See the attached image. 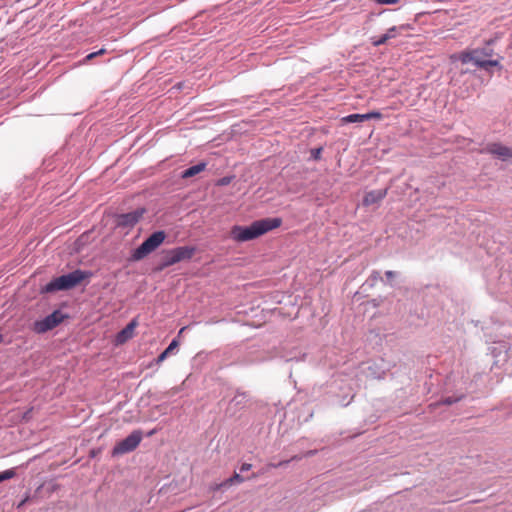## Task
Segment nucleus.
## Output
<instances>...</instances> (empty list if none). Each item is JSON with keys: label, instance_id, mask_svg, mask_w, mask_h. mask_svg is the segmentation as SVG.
<instances>
[{"label": "nucleus", "instance_id": "2eb2a0df", "mask_svg": "<svg viewBox=\"0 0 512 512\" xmlns=\"http://www.w3.org/2000/svg\"><path fill=\"white\" fill-rule=\"evenodd\" d=\"M141 439L142 436L139 431H134L130 434V451L134 450L139 445Z\"/></svg>", "mask_w": 512, "mask_h": 512}, {"label": "nucleus", "instance_id": "4468645a", "mask_svg": "<svg viewBox=\"0 0 512 512\" xmlns=\"http://www.w3.org/2000/svg\"><path fill=\"white\" fill-rule=\"evenodd\" d=\"M243 481L244 478L240 474L234 472V474L230 478L226 479L220 486H231L235 483H242Z\"/></svg>", "mask_w": 512, "mask_h": 512}, {"label": "nucleus", "instance_id": "7c9ffc66", "mask_svg": "<svg viewBox=\"0 0 512 512\" xmlns=\"http://www.w3.org/2000/svg\"><path fill=\"white\" fill-rule=\"evenodd\" d=\"M129 217H130V222H131L132 220H133V221H136V220H137V218H136V217H134V216H132V214H131V213L129 214Z\"/></svg>", "mask_w": 512, "mask_h": 512}, {"label": "nucleus", "instance_id": "423d86ee", "mask_svg": "<svg viewBox=\"0 0 512 512\" xmlns=\"http://www.w3.org/2000/svg\"><path fill=\"white\" fill-rule=\"evenodd\" d=\"M382 114L378 111H372L366 114H351L341 119L343 124L363 122L370 119H381Z\"/></svg>", "mask_w": 512, "mask_h": 512}, {"label": "nucleus", "instance_id": "9d476101", "mask_svg": "<svg viewBox=\"0 0 512 512\" xmlns=\"http://www.w3.org/2000/svg\"><path fill=\"white\" fill-rule=\"evenodd\" d=\"M205 168H206L205 163H199L197 165L191 166L182 173V177L183 178L193 177V176L199 174L200 172L204 171Z\"/></svg>", "mask_w": 512, "mask_h": 512}, {"label": "nucleus", "instance_id": "ddd939ff", "mask_svg": "<svg viewBox=\"0 0 512 512\" xmlns=\"http://www.w3.org/2000/svg\"><path fill=\"white\" fill-rule=\"evenodd\" d=\"M126 452H128V438L123 439L114 447L113 455L125 454Z\"/></svg>", "mask_w": 512, "mask_h": 512}, {"label": "nucleus", "instance_id": "412c9836", "mask_svg": "<svg viewBox=\"0 0 512 512\" xmlns=\"http://www.w3.org/2000/svg\"><path fill=\"white\" fill-rule=\"evenodd\" d=\"M105 53H106V50H105L104 48H102V49H100V50H98V51H96V52H92V53L88 54V55L85 57L84 61H85V62H88V61H90V60L94 59L95 57L100 56V55H103V54H105Z\"/></svg>", "mask_w": 512, "mask_h": 512}, {"label": "nucleus", "instance_id": "dca6fc26", "mask_svg": "<svg viewBox=\"0 0 512 512\" xmlns=\"http://www.w3.org/2000/svg\"><path fill=\"white\" fill-rule=\"evenodd\" d=\"M128 339V326L124 327L117 335L116 337V343L117 344H123Z\"/></svg>", "mask_w": 512, "mask_h": 512}, {"label": "nucleus", "instance_id": "b1692460", "mask_svg": "<svg viewBox=\"0 0 512 512\" xmlns=\"http://www.w3.org/2000/svg\"><path fill=\"white\" fill-rule=\"evenodd\" d=\"M459 399H453L451 397H447L445 399H443L442 403L443 404H446V405H451L452 403L458 401Z\"/></svg>", "mask_w": 512, "mask_h": 512}, {"label": "nucleus", "instance_id": "aec40b11", "mask_svg": "<svg viewBox=\"0 0 512 512\" xmlns=\"http://www.w3.org/2000/svg\"><path fill=\"white\" fill-rule=\"evenodd\" d=\"M402 28H403V26H401V27L393 26V27L389 28L384 35H385V37H388V40H390L392 38H395L397 35L398 29H402Z\"/></svg>", "mask_w": 512, "mask_h": 512}, {"label": "nucleus", "instance_id": "a211bd4d", "mask_svg": "<svg viewBox=\"0 0 512 512\" xmlns=\"http://www.w3.org/2000/svg\"><path fill=\"white\" fill-rule=\"evenodd\" d=\"M16 475V472L14 469H8L0 473V482H3L5 480H9L13 478Z\"/></svg>", "mask_w": 512, "mask_h": 512}, {"label": "nucleus", "instance_id": "f3484780", "mask_svg": "<svg viewBox=\"0 0 512 512\" xmlns=\"http://www.w3.org/2000/svg\"><path fill=\"white\" fill-rule=\"evenodd\" d=\"M478 58L485 60L484 58H490L493 55V49L491 48H478Z\"/></svg>", "mask_w": 512, "mask_h": 512}, {"label": "nucleus", "instance_id": "5701e85b", "mask_svg": "<svg viewBox=\"0 0 512 512\" xmlns=\"http://www.w3.org/2000/svg\"><path fill=\"white\" fill-rule=\"evenodd\" d=\"M372 2L376 3V4H381V5H384V4H397L399 2V0H371Z\"/></svg>", "mask_w": 512, "mask_h": 512}, {"label": "nucleus", "instance_id": "6e6552de", "mask_svg": "<svg viewBox=\"0 0 512 512\" xmlns=\"http://www.w3.org/2000/svg\"><path fill=\"white\" fill-rule=\"evenodd\" d=\"M487 150L502 159L512 158V149L499 143L489 144Z\"/></svg>", "mask_w": 512, "mask_h": 512}, {"label": "nucleus", "instance_id": "2f4dec72", "mask_svg": "<svg viewBox=\"0 0 512 512\" xmlns=\"http://www.w3.org/2000/svg\"><path fill=\"white\" fill-rule=\"evenodd\" d=\"M492 43H493V41H492V40H489V41H487V42H486V44H487V45H490V44H492Z\"/></svg>", "mask_w": 512, "mask_h": 512}, {"label": "nucleus", "instance_id": "9b49d317", "mask_svg": "<svg viewBox=\"0 0 512 512\" xmlns=\"http://www.w3.org/2000/svg\"><path fill=\"white\" fill-rule=\"evenodd\" d=\"M178 341L173 340L170 345L155 359L156 364L163 362L178 347Z\"/></svg>", "mask_w": 512, "mask_h": 512}, {"label": "nucleus", "instance_id": "393cba45", "mask_svg": "<svg viewBox=\"0 0 512 512\" xmlns=\"http://www.w3.org/2000/svg\"><path fill=\"white\" fill-rule=\"evenodd\" d=\"M251 467H252V466H251V464H249V463H244V464H242V466H241V468H240V471H241V472L248 471V470H250V469H251Z\"/></svg>", "mask_w": 512, "mask_h": 512}, {"label": "nucleus", "instance_id": "39448f33", "mask_svg": "<svg viewBox=\"0 0 512 512\" xmlns=\"http://www.w3.org/2000/svg\"><path fill=\"white\" fill-rule=\"evenodd\" d=\"M65 318V315L61 311H54L44 319L36 321L34 323L33 330L36 333H45L58 326Z\"/></svg>", "mask_w": 512, "mask_h": 512}, {"label": "nucleus", "instance_id": "f03ea898", "mask_svg": "<svg viewBox=\"0 0 512 512\" xmlns=\"http://www.w3.org/2000/svg\"><path fill=\"white\" fill-rule=\"evenodd\" d=\"M90 277V273L82 270H75L71 273L61 275L52 279L42 287L43 293H52L56 291H66L80 285L84 280Z\"/></svg>", "mask_w": 512, "mask_h": 512}, {"label": "nucleus", "instance_id": "c756f323", "mask_svg": "<svg viewBox=\"0 0 512 512\" xmlns=\"http://www.w3.org/2000/svg\"><path fill=\"white\" fill-rule=\"evenodd\" d=\"M221 184H227L229 183V180L226 179V178H223L221 181H220Z\"/></svg>", "mask_w": 512, "mask_h": 512}, {"label": "nucleus", "instance_id": "6ab92c4d", "mask_svg": "<svg viewBox=\"0 0 512 512\" xmlns=\"http://www.w3.org/2000/svg\"><path fill=\"white\" fill-rule=\"evenodd\" d=\"M387 41H388V37H385L384 34L379 37H373L371 39V43L374 47L381 46V45L385 44Z\"/></svg>", "mask_w": 512, "mask_h": 512}, {"label": "nucleus", "instance_id": "f257e3e1", "mask_svg": "<svg viewBox=\"0 0 512 512\" xmlns=\"http://www.w3.org/2000/svg\"><path fill=\"white\" fill-rule=\"evenodd\" d=\"M281 224L282 220L280 218L260 219L254 221L250 226H233L230 231V236L236 242H246L279 228Z\"/></svg>", "mask_w": 512, "mask_h": 512}, {"label": "nucleus", "instance_id": "1a4fd4ad", "mask_svg": "<svg viewBox=\"0 0 512 512\" xmlns=\"http://www.w3.org/2000/svg\"><path fill=\"white\" fill-rule=\"evenodd\" d=\"M177 262L189 260L195 254L196 249L190 246L176 247L172 249Z\"/></svg>", "mask_w": 512, "mask_h": 512}, {"label": "nucleus", "instance_id": "0eeeda50", "mask_svg": "<svg viewBox=\"0 0 512 512\" xmlns=\"http://www.w3.org/2000/svg\"><path fill=\"white\" fill-rule=\"evenodd\" d=\"M386 195H387V188L370 191L364 195L362 203L366 207L374 205V204H378L386 197Z\"/></svg>", "mask_w": 512, "mask_h": 512}, {"label": "nucleus", "instance_id": "bb28decb", "mask_svg": "<svg viewBox=\"0 0 512 512\" xmlns=\"http://www.w3.org/2000/svg\"><path fill=\"white\" fill-rule=\"evenodd\" d=\"M136 323L134 321H131L130 322V326H129V329H130V333L132 332L133 328L135 327Z\"/></svg>", "mask_w": 512, "mask_h": 512}, {"label": "nucleus", "instance_id": "4be33fe9", "mask_svg": "<svg viewBox=\"0 0 512 512\" xmlns=\"http://www.w3.org/2000/svg\"><path fill=\"white\" fill-rule=\"evenodd\" d=\"M322 148H316L311 150V156L314 160H319L321 157Z\"/></svg>", "mask_w": 512, "mask_h": 512}, {"label": "nucleus", "instance_id": "7ed1b4c3", "mask_svg": "<svg viewBox=\"0 0 512 512\" xmlns=\"http://www.w3.org/2000/svg\"><path fill=\"white\" fill-rule=\"evenodd\" d=\"M479 49L464 50L451 56V60H458L462 64L473 62L477 67L488 70L489 67L499 66L498 60H483L478 58Z\"/></svg>", "mask_w": 512, "mask_h": 512}, {"label": "nucleus", "instance_id": "a878e982", "mask_svg": "<svg viewBox=\"0 0 512 512\" xmlns=\"http://www.w3.org/2000/svg\"><path fill=\"white\" fill-rule=\"evenodd\" d=\"M385 275L387 276V278H393L395 273L393 271H386Z\"/></svg>", "mask_w": 512, "mask_h": 512}, {"label": "nucleus", "instance_id": "20e7f679", "mask_svg": "<svg viewBox=\"0 0 512 512\" xmlns=\"http://www.w3.org/2000/svg\"><path fill=\"white\" fill-rule=\"evenodd\" d=\"M163 231L154 232L133 253V259L139 260L156 250L165 240Z\"/></svg>", "mask_w": 512, "mask_h": 512}, {"label": "nucleus", "instance_id": "c85d7f7f", "mask_svg": "<svg viewBox=\"0 0 512 512\" xmlns=\"http://www.w3.org/2000/svg\"><path fill=\"white\" fill-rule=\"evenodd\" d=\"M187 327H182L180 330H179V333L178 335L181 336L182 334H184V331L186 330Z\"/></svg>", "mask_w": 512, "mask_h": 512}, {"label": "nucleus", "instance_id": "f8f14e48", "mask_svg": "<svg viewBox=\"0 0 512 512\" xmlns=\"http://www.w3.org/2000/svg\"><path fill=\"white\" fill-rule=\"evenodd\" d=\"M178 263L176 261V258H175V255H174V252L173 250H168L166 252H164V255L162 257V264H161V269L162 268H165V267H169V266H172L174 264Z\"/></svg>", "mask_w": 512, "mask_h": 512}, {"label": "nucleus", "instance_id": "cd10ccee", "mask_svg": "<svg viewBox=\"0 0 512 512\" xmlns=\"http://www.w3.org/2000/svg\"><path fill=\"white\" fill-rule=\"evenodd\" d=\"M27 500H28V497H26L25 499H23V500L20 502V504L18 505V507L23 506V505L27 502Z\"/></svg>", "mask_w": 512, "mask_h": 512}]
</instances>
